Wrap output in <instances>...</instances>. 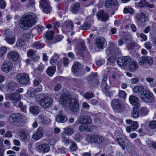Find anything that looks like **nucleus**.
I'll list each match as a JSON object with an SVG mask.
<instances>
[{
  "label": "nucleus",
  "instance_id": "nucleus-1",
  "mask_svg": "<svg viewBox=\"0 0 156 156\" xmlns=\"http://www.w3.org/2000/svg\"><path fill=\"white\" fill-rule=\"evenodd\" d=\"M37 20V17L34 13H28L24 14L20 19V26L22 29L27 30L34 25Z\"/></svg>",
  "mask_w": 156,
  "mask_h": 156
},
{
  "label": "nucleus",
  "instance_id": "nucleus-2",
  "mask_svg": "<svg viewBox=\"0 0 156 156\" xmlns=\"http://www.w3.org/2000/svg\"><path fill=\"white\" fill-rule=\"evenodd\" d=\"M36 99L40 105L44 108L49 107L53 103L52 98L45 94H40L37 96Z\"/></svg>",
  "mask_w": 156,
  "mask_h": 156
},
{
  "label": "nucleus",
  "instance_id": "nucleus-3",
  "mask_svg": "<svg viewBox=\"0 0 156 156\" xmlns=\"http://www.w3.org/2000/svg\"><path fill=\"white\" fill-rule=\"evenodd\" d=\"M23 118V115L19 113L11 114L9 117L10 122L13 125L19 127L24 125Z\"/></svg>",
  "mask_w": 156,
  "mask_h": 156
},
{
  "label": "nucleus",
  "instance_id": "nucleus-4",
  "mask_svg": "<svg viewBox=\"0 0 156 156\" xmlns=\"http://www.w3.org/2000/svg\"><path fill=\"white\" fill-rule=\"evenodd\" d=\"M140 98L143 101L146 103H151L154 100L153 94L148 90H145L140 95Z\"/></svg>",
  "mask_w": 156,
  "mask_h": 156
},
{
  "label": "nucleus",
  "instance_id": "nucleus-5",
  "mask_svg": "<svg viewBox=\"0 0 156 156\" xmlns=\"http://www.w3.org/2000/svg\"><path fill=\"white\" fill-rule=\"evenodd\" d=\"M111 105L113 110L116 112H120L124 108L123 105L117 99L112 100Z\"/></svg>",
  "mask_w": 156,
  "mask_h": 156
},
{
  "label": "nucleus",
  "instance_id": "nucleus-6",
  "mask_svg": "<svg viewBox=\"0 0 156 156\" xmlns=\"http://www.w3.org/2000/svg\"><path fill=\"white\" fill-rule=\"evenodd\" d=\"M106 52L107 54H113L114 55L119 54V51L118 48L114 43L110 42L107 48Z\"/></svg>",
  "mask_w": 156,
  "mask_h": 156
},
{
  "label": "nucleus",
  "instance_id": "nucleus-7",
  "mask_svg": "<svg viewBox=\"0 0 156 156\" xmlns=\"http://www.w3.org/2000/svg\"><path fill=\"white\" fill-rule=\"evenodd\" d=\"M89 139L91 143L98 144H102L105 141L103 137L96 134L91 135L89 137Z\"/></svg>",
  "mask_w": 156,
  "mask_h": 156
},
{
  "label": "nucleus",
  "instance_id": "nucleus-8",
  "mask_svg": "<svg viewBox=\"0 0 156 156\" xmlns=\"http://www.w3.org/2000/svg\"><path fill=\"white\" fill-rule=\"evenodd\" d=\"M40 4L44 12L46 13L50 12L51 9L48 0H40Z\"/></svg>",
  "mask_w": 156,
  "mask_h": 156
},
{
  "label": "nucleus",
  "instance_id": "nucleus-9",
  "mask_svg": "<svg viewBox=\"0 0 156 156\" xmlns=\"http://www.w3.org/2000/svg\"><path fill=\"white\" fill-rule=\"evenodd\" d=\"M131 61V58L128 56H123L118 58L117 62L120 66H125Z\"/></svg>",
  "mask_w": 156,
  "mask_h": 156
},
{
  "label": "nucleus",
  "instance_id": "nucleus-10",
  "mask_svg": "<svg viewBox=\"0 0 156 156\" xmlns=\"http://www.w3.org/2000/svg\"><path fill=\"white\" fill-rule=\"evenodd\" d=\"M17 79L20 83L23 84L27 83L30 80L29 75L26 73H21L18 75Z\"/></svg>",
  "mask_w": 156,
  "mask_h": 156
},
{
  "label": "nucleus",
  "instance_id": "nucleus-11",
  "mask_svg": "<svg viewBox=\"0 0 156 156\" xmlns=\"http://www.w3.org/2000/svg\"><path fill=\"white\" fill-rule=\"evenodd\" d=\"M92 123L91 117L88 115L81 116L77 120L76 123L78 124H90Z\"/></svg>",
  "mask_w": 156,
  "mask_h": 156
},
{
  "label": "nucleus",
  "instance_id": "nucleus-12",
  "mask_svg": "<svg viewBox=\"0 0 156 156\" xmlns=\"http://www.w3.org/2000/svg\"><path fill=\"white\" fill-rule=\"evenodd\" d=\"M95 44L98 48L102 49L106 46L107 42L105 38L100 37L96 39Z\"/></svg>",
  "mask_w": 156,
  "mask_h": 156
},
{
  "label": "nucleus",
  "instance_id": "nucleus-13",
  "mask_svg": "<svg viewBox=\"0 0 156 156\" xmlns=\"http://www.w3.org/2000/svg\"><path fill=\"white\" fill-rule=\"evenodd\" d=\"M73 24L70 20H68L64 22L62 30L65 32H69L73 29Z\"/></svg>",
  "mask_w": 156,
  "mask_h": 156
},
{
  "label": "nucleus",
  "instance_id": "nucleus-14",
  "mask_svg": "<svg viewBox=\"0 0 156 156\" xmlns=\"http://www.w3.org/2000/svg\"><path fill=\"white\" fill-rule=\"evenodd\" d=\"M20 137L21 140L24 142H28L30 140L29 135L27 134L24 130L21 129L19 130Z\"/></svg>",
  "mask_w": 156,
  "mask_h": 156
},
{
  "label": "nucleus",
  "instance_id": "nucleus-15",
  "mask_svg": "<svg viewBox=\"0 0 156 156\" xmlns=\"http://www.w3.org/2000/svg\"><path fill=\"white\" fill-rule=\"evenodd\" d=\"M79 107L78 101L74 98H72L69 103V109L71 111L73 112L77 111Z\"/></svg>",
  "mask_w": 156,
  "mask_h": 156
},
{
  "label": "nucleus",
  "instance_id": "nucleus-16",
  "mask_svg": "<svg viewBox=\"0 0 156 156\" xmlns=\"http://www.w3.org/2000/svg\"><path fill=\"white\" fill-rule=\"evenodd\" d=\"M76 49L77 50V53L81 56L84 57L83 51L85 49V46L83 41L80 42L77 46Z\"/></svg>",
  "mask_w": 156,
  "mask_h": 156
},
{
  "label": "nucleus",
  "instance_id": "nucleus-17",
  "mask_svg": "<svg viewBox=\"0 0 156 156\" xmlns=\"http://www.w3.org/2000/svg\"><path fill=\"white\" fill-rule=\"evenodd\" d=\"M12 63L8 61H5L2 66V70L6 73L8 72L12 68Z\"/></svg>",
  "mask_w": 156,
  "mask_h": 156
},
{
  "label": "nucleus",
  "instance_id": "nucleus-18",
  "mask_svg": "<svg viewBox=\"0 0 156 156\" xmlns=\"http://www.w3.org/2000/svg\"><path fill=\"white\" fill-rule=\"evenodd\" d=\"M97 16L98 19L103 21H107L109 18L108 14L103 10L98 12L97 14Z\"/></svg>",
  "mask_w": 156,
  "mask_h": 156
},
{
  "label": "nucleus",
  "instance_id": "nucleus-19",
  "mask_svg": "<svg viewBox=\"0 0 156 156\" xmlns=\"http://www.w3.org/2000/svg\"><path fill=\"white\" fill-rule=\"evenodd\" d=\"M37 148L40 152L45 153L49 151L50 147L48 144H44L38 145Z\"/></svg>",
  "mask_w": 156,
  "mask_h": 156
},
{
  "label": "nucleus",
  "instance_id": "nucleus-20",
  "mask_svg": "<svg viewBox=\"0 0 156 156\" xmlns=\"http://www.w3.org/2000/svg\"><path fill=\"white\" fill-rule=\"evenodd\" d=\"M43 129L42 128L40 127L38 128L37 132L33 134V138L35 140H37L41 138L43 135Z\"/></svg>",
  "mask_w": 156,
  "mask_h": 156
},
{
  "label": "nucleus",
  "instance_id": "nucleus-21",
  "mask_svg": "<svg viewBox=\"0 0 156 156\" xmlns=\"http://www.w3.org/2000/svg\"><path fill=\"white\" fill-rule=\"evenodd\" d=\"M147 19V18L145 14L143 12L138 14L136 16V20L140 23H144Z\"/></svg>",
  "mask_w": 156,
  "mask_h": 156
},
{
  "label": "nucleus",
  "instance_id": "nucleus-22",
  "mask_svg": "<svg viewBox=\"0 0 156 156\" xmlns=\"http://www.w3.org/2000/svg\"><path fill=\"white\" fill-rule=\"evenodd\" d=\"M139 66L137 63L135 61H132L128 66L129 70L131 72H134L137 70Z\"/></svg>",
  "mask_w": 156,
  "mask_h": 156
},
{
  "label": "nucleus",
  "instance_id": "nucleus-23",
  "mask_svg": "<svg viewBox=\"0 0 156 156\" xmlns=\"http://www.w3.org/2000/svg\"><path fill=\"white\" fill-rule=\"evenodd\" d=\"M7 57L13 61H16L18 58V54L16 51H11L8 53Z\"/></svg>",
  "mask_w": 156,
  "mask_h": 156
},
{
  "label": "nucleus",
  "instance_id": "nucleus-24",
  "mask_svg": "<svg viewBox=\"0 0 156 156\" xmlns=\"http://www.w3.org/2000/svg\"><path fill=\"white\" fill-rule=\"evenodd\" d=\"M9 98L11 100L16 101V102L20 101L21 98L20 95L17 93L11 94L9 95Z\"/></svg>",
  "mask_w": 156,
  "mask_h": 156
},
{
  "label": "nucleus",
  "instance_id": "nucleus-25",
  "mask_svg": "<svg viewBox=\"0 0 156 156\" xmlns=\"http://www.w3.org/2000/svg\"><path fill=\"white\" fill-rule=\"evenodd\" d=\"M120 34L121 36V38L124 40L126 43L128 42L131 40V36L129 33L121 32L120 33Z\"/></svg>",
  "mask_w": 156,
  "mask_h": 156
},
{
  "label": "nucleus",
  "instance_id": "nucleus-26",
  "mask_svg": "<svg viewBox=\"0 0 156 156\" xmlns=\"http://www.w3.org/2000/svg\"><path fill=\"white\" fill-rule=\"evenodd\" d=\"M56 120L58 122H66L67 120L66 116L61 112H59L56 117Z\"/></svg>",
  "mask_w": 156,
  "mask_h": 156
},
{
  "label": "nucleus",
  "instance_id": "nucleus-27",
  "mask_svg": "<svg viewBox=\"0 0 156 156\" xmlns=\"http://www.w3.org/2000/svg\"><path fill=\"white\" fill-rule=\"evenodd\" d=\"M117 4V0H106L105 5L106 8H109L114 7Z\"/></svg>",
  "mask_w": 156,
  "mask_h": 156
},
{
  "label": "nucleus",
  "instance_id": "nucleus-28",
  "mask_svg": "<svg viewBox=\"0 0 156 156\" xmlns=\"http://www.w3.org/2000/svg\"><path fill=\"white\" fill-rule=\"evenodd\" d=\"M42 90V87L41 86H39L35 89L32 88H30L29 89L27 93L28 94L31 95H34L36 93L41 91Z\"/></svg>",
  "mask_w": 156,
  "mask_h": 156
},
{
  "label": "nucleus",
  "instance_id": "nucleus-29",
  "mask_svg": "<svg viewBox=\"0 0 156 156\" xmlns=\"http://www.w3.org/2000/svg\"><path fill=\"white\" fill-rule=\"evenodd\" d=\"M81 67V64L78 62H74L72 68V71L73 73H77Z\"/></svg>",
  "mask_w": 156,
  "mask_h": 156
},
{
  "label": "nucleus",
  "instance_id": "nucleus-30",
  "mask_svg": "<svg viewBox=\"0 0 156 156\" xmlns=\"http://www.w3.org/2000/svg\"><path fill=\"white\" fill-rule=\"evenodd\" d=\"M56 69L55 66H51L48 67L46 70L47 74L49 76H52L55 73Z\"/></svg>",
  "mask_w": 156,
  "mask_h": 156
},
{
  "label": "nucleus",
  "instance_id": "nucleus-31",
  "mask_svg": "<svg viewBox=\"0 0 156 156\" xmlns=\"http://www.w3.org/2000/svg\"><path fill=\"white\" fill-rule=\"evenodd\" d=\"M102 90L106 94V96H109L110 94L109 89L110 87L106 83H104L102 84Z\"/></svg>",
  "mask_w": 156,
  "mask_h": 156
},
{
  "label": "nucleus",
  "instance_id": "nucleus-32",
  "mask_svg": "<svg viewBox=\"0 0 156 156\" xmlns=\"http://www.w3.org/2000/svg\"><path fill=\"white\" fill-rule=\"evenodd\" d=\"M61 98L62 99V102L64 105L69 104L71 99L69 96L66 94L62 95Z\"/></svg>",
  "mask_w": 156,
  "mask_h": 156
},
{
  "label": "nucleus",
  "instance_id": "nucleus-33",
  "mask_svg": "<svg viewBox=\"0 0 156 156\" xmlns=\"http://www.w3.org/2000/svg\"><path fill=\"white\" fill-rule=\"evenodd\" d=\"M129 100L130 103L133 105H136L138 104V99L135 96L131 95L129 97Z\"/></svg>",
  "mask_w": 156,
  "mask_h": 156
},
{
  "label": "nucleus",
  "instance_id": "nucleus-34",
  "mask_svg": "<svg viewBox=\"0 0 156 156\" xmlns=\"http://www.w3.org/2000/svg\"><path fill=\"white\" fill-rule=\"evenodd\" d=\"M122 136L120 131L119 130H117L114 133V138L117 141L121 140V137Z\"/></svg>",
  "mask_w": 156,
  "mask_h": 156
},
{
  "label": "nucleus",
  "instance_id": "nucleus-35",
  "mask_svg": "<svg viewBox=\"0 0 156 156\" xmlns=\"http://www.w3.org/2000/svg\"><path fill=\"white\" fill-rule=\"evenodd\" d=\"M133 90L135 92L139 94H142L144 90V87L141 85L136 86L134 87Z\"/></svg>",
  "mask_w": 156,
  "mask_h": 156
},
{
  "label": "nucleus",
  "instance_id": "nucleus-36",
  "mask_svg": "<svg viewBox=\"0 0 156 156\" xmlns=\"http://www.w3.org/2000/svg\"><path fill=\"white\" fill-rule=\"evenodd\" d=\"M118 143L119 145L121 146L123 149H125L124 146L125 147H127L129 146L130 144V143L128 140L126 139H125L122 140V142L119 141V142H118Z\"/></svg>",
  "mask_w": 156,
  "mask_h": 156
},
{
  "label": "nucleus",
  "instance_id": "nucleus-37",
  "mask_svg": "<svg viewBox=\"0 0 156 156\" xmlns=\"http://www.w3.org/2000/svg\"><path fill=\"white\" fill-rule=\"evenodd\" d=\"M80 7V4L78 3H76L71 6L70 10L73 13H76L79 9Z\"/></svg>",
  "mask_w": 156,
  "mask_h": 156
},
{
  "label": "nucleus",
  "instance_id": "nucleus-38",
  "mask_svg": "<svg viewBox=\"0 0 156 156\" xmlns=\"http://www.w3.org/2000/svg\"><path fill=\"white\" fill-rule=\"evenodd\" d=\"M54 34V30H48L46 33L45 35L46 38L48 40H51L53 38Z\"/></svg>",
  "mask_w": 156,
  "mask_h": 156
},
{
  "label": "nucleus",
  "instance_id": "nucleus-39",
  "mask_svg": "<svg viewBox=\"0 0 156 156\" xmlns=\"http://www.w3.org/2000/svg\"><path fill=\"white\" fill-rule=\"evenodd\" d=\"M139 110L140 115L142 116L146 115L148 112V109L146 107L141 108Z\"/></svg>",
  "mask_w": 156,
  "mask_h": 156
},
{
  "label": "nucleus",
  "instance_id": "nucleus-40",
  "mask_svg": "<svg viewBox=\"0 0 156 156\" xmlns=\"http://www.w3.org/2000/svg\"><path fill=\"white\" fill-rule=\"evenodd\" d=\"M30 112L34 115H37L39 112V109L36 106H31L30 108Z\"/></svg>",
  "mask_w": 156,
  "mask_h": 156
},
{
  "label": "nucleus",
  "instance_id": "nucleus-41",
  "mask_svg": "<svg viewBox=\"0 0 156 156\" xmlns=\"http://www.w3.org/2000/svg\"><path fill=\"white\" fill-rule=\"evenodd\" d=\"M58 56L57 54H55L54 56L51 57L50 61V63L51 65H55L58 62Z\"/></svg>",
  "mask_w": 156,
  "mask_h": 156
},
{
  "label": "nucleus",
  "instance_id": "nucleus-42",
  "mask_svg": "<svg viewBox=\"0 0 156 156\" xmlns=\"http://www.w3.org/2000/svg\"><path fill=\"white\" fill-rule=\"evenodd\" d=\"M139 109L138 108H133L131 112L133 117L135 118L138 117L140 115Z\"/></svg>",
  "mask_w": 156,
  "mask_h": 156
},
{
  "label": "nucleus",
  "instance_id": "nucleus-43",
  "mask_svg": "<svg viewBox=\"0 0 156 156\" xmlns=\"http://www.w3.org/2000/svg\"><path fill=\"white\" fill-rule=\"evenodd\" d=\"M148 59L147 56H144L142 57H140L138 59V62L140 65L141 66L144 65L145 64L146 60Z\"/></svg>",
  "mask_w": 156,
  "mask_h": 156
},
{
  "label": "nucleus",
  "instance_id": "nucleus-44",
  "mask_svg": "<svg viewBox=\"0 0 156 156\" xmlns=\"http://www.w3.org/2000/svg\"><path fill=\"white\" fill-rule=\"evenodd\" d=\"M5 40L6 42L9 44H12L15 42V38L13 36L5 38Z\"/></svg>",
  "mask_w": 156,
  "mask_h": 156
},
{
  "label": "nucleus",
  "instance_id": "nucleus-45",
  "mask_svg": "<svg viewBox=\"0 0 156 156\" xmlns=\"http://www.w3.org/2000/svg\"><path fill=\"white\" fill-rule=\"evenodd\" d=\"M91 25L89 23L87 22L84 23L82 26H80L79 27L80 30H88L90 27Z\"/></svg>",
  "mask_w": 156,
  "mask_h": 156
},
{
  "label": "nucleus",
  "instance_id": "nucleus-46",
  "mask_svg": "<svg viewBox=\"0 0 156 156\" xmlns=\"http://www.w3.org/2000/svg\"><path fill=\"white\" fill-rule=\"evenodd\" d=\"M94 96V95L93 93H89L88 92L85 93L83 95V96L84 98L87 99H89L93 98Z\"/></svg>",
  "mask_w": 156,
  "mask_h": 156
},
{
  "label": "nucleus",
  "instance_id": "nucleus-47",
  "mask_svg": "<svg viewBox=\"0 0 156 156\" xmlns=\"http://www.w3.org/2000/svg\"><path fill=\"white\" fill-rule=\"evenodd\" d=\"M17 87V84L14 82H10L8 85L9 89L14 90Z\"/></svg>",
  "mask_w": 156,
  "mask_h": 156
},
{
  "label": "nucleus",
  "instance_id": "nucleus-48",
  "mask_svg": "<svg viewBox=\"0 0 156 156\" xmlns=\"http://www.w3.org/2000/svg\"><path fill=\"white\" fill-rule=\"evenodd\" d=\"M72 144L69 147L70 151H75L77 149V147L76 144L73 141H71Z\"/></svg>",
  "mask_w": 156,
  "mask_h": 156
},
{
  "label": "nucleus",
  "instance_id": "nucleus-49",
  "mask_svg": "<svg viewBox=\"0 0 156 156\" xmlns=\"http://www.w3.org/2000/svg\"><path fill=\"white\" fill-rule=\"evenodd\" d=\"M65 133L68 135H71L73 133V130L72 128H67L65 129Z\"/></svg>",
  "mask_w": 156,
  "mask_h": 156
},
{
  "label": "nucleus",
  "instance_id": "nucleus-50",
  "mask_svg": "<svg viewBox=\"0 0 156 156\" xmlns=\"http://www.w3.org/2000/svg\"><path fill=\"white\" fill-rule=\"evenodd\" d=\"M37 119L39 121V122H40L41 124H46L47 123L46 121L42 115H39Z\"/></svg>",
  "mask_w": 156,
  "mask_h": 156
},
{
  "label": "nucleus",
  "instance_id": "nucleus-51",
  "mask_svg": "<svg viewBox=\"0 0 156 156\" xmlns=\"http://www.w3.org/2000/svg\"><path fill=\"white\" fill-rule=\"evenodd\" d=\"M31 36V34L28 33H25L23 34L21 36V38L24 40H26L30 38Z\"/></svg>",
  "mask_w": 156,
  "mask_h": 156
},
{
  "label": "nucleus",
  "instance_id": "nucleus-52",
  "mask_svg": "<svg viewBox=\"0 0 156 156\" xmlns=\"http://www.w3.org/2000/svg\"><path fill=\"white\" fill-rule=\"evenodd\" d=\"M74 138L76 141L78 142L82 139V137L79 133H76L74 135Z\"/></svg>",
  "mask_w": 156,
  "mask_h": 156
},
{
  "label": "nucleus",
  "instance_id": "nucleus-53",
  "mask_svg": "<svg viewBox=\"0 0 156 156\" xmlns=\"http://www.w3.org/2000/svg\"><path fill=\"white\" fill-rule=\"evenodd\" d=\"M138 126V123L137 121H133L132 123L131 127L133 130H136Z\"/></svg>",
  "mask_w": 156,
  "mask_h": 156
},
{
  "label": "nucleus",
  "instance_id": "nucleus-54",
  "mask_svg": "<svg viewBox=\"0 0 156 156\" xmlns=\"http://www.w3.org/2000/svg\"><path fill=\"white\" fill-rule=\"evenodd\" d=\"M7 50V48L4 46L0 48V57L3 56Z\"/></svg>",
  "mask_w": 156,
  "mask_h": 156
},
{
  "label": "nucleus",
  "instance_id": "nucleus-55",
  "mask_svg": "<svg viewBox=\"0 0 156 156\" xmlns=\"http://www.w3.org/2000/svg\"><path fill=\"white\" fill-rule=\"evenodd\" d=\"M41 43L40 42H34L33 44V48L37 49L42 48Z\"/></svg>",
  "mask_w": 156,
  "mask_h": 156
},
{
  "label": "nucleus",
  "instance_id": "nucleus-56",
  "mask_svg": "<svg viewBox=\"0 0 156 156\" xmlns=\"http://www.w3.org/2000/svg\"><path fill=\"white\" fill-rule=\"evenodd\" d=\"M124 13H128L130 14H133L134 12V11L133 9L131 8H125L123 10Z\"/></svg>",
  "mask_w": 156,
  "mask_h": 156
},
{
  "label": "nucleus",
  "instance_id": "nucleus-57",
  "mask_svg": "<svg viewBox=\"0 0 156 156\" xmlns=\"http://www.w3.org/2000/svg\"><path fill=\"white\" fill-rule=\"evenodd\" d=\"M5 38L12 36V31L11 30L8 29L6 30L5 33Z\"/></svg>",
  "mask_w": 156,
  "mask_h": 156
},
{
  "label": "nucleus",
  "instance_id": "nucleus-58",
  "mask_svg": "<svg viewBox=\"0 0 156 156\" xmlns=\"http://www.w3.org/2000/svg\"><path fill=\"white\" fill-rule=\"evenodd\" d=\"M149 127L152 129L156 128V121H152L150 122L149 125Z\"/></svg>",
  "mask_w": 156,
  "mask_h": 156
},
{
  "label": "nucleus",
  "instance_id": "nucleus-59",
  "mask_svg": "<svg viewBox=\"0 0 156 156\" xmlns=\"http://www.w3.org/2000/svg\"><path fill=\"white\" fill-rule=\"evenodd\" d=\"M147 58L148 59L146 60L145 64H148L149 66H151L152 65L153 63V59L150 57L147 56Z\"/></svg>",
  "mask_w": 156,
  "mask_h": 156
},
{
  "label": "nucleus",
  "instance_id": "nucleus-60",
  "mask_svg": "<svg viewBox=\"0 0 156 156\" xmlns=\"http://www.w3.org/2000/svg\"><path fill=\"white\" fill-rule=\"evenodd\" d=\"M36 51L33 49H30L28 50L27 52V55L29 57L34 56V55Z\"/></svg>",
  "mask_w": 156,
  "mask_h": 156
},
{
  "label": "nucleus",
  "instance_id": "nucleus-61",
  "mask_svg": "<svg viewBox=\"0 0 156 156\" xmlns=\"http://www.w3.org/2000/svg\"><path fill=\"white\" fill-rule=\"evenodd\" d=\"M18 106L21 109V110L23 112H25L26 111V107L25 105H23V102H20L18 104Z\"/></svg>",
  "mask_w": 156,
  "mask_h": 156
},
{
  "label": "nucleus",
  "instance_id": "nucleus-62",
  "mask_svg": "<svg viewBox=\"0 0 156 156\" xmlns=\"http://www.w3.org/2000/svg\"><path fill=\"white\" fill-rule=\"evenodd\" d=\"M71 140H69L67 138L63 137L62 138V142L66 145H68L70 143H71V141H72Z\"/></svg>",
  "mask_w": 156,
  "mask_h": 156
},
{
  "label": "nucleus",
  "instance_id": "nucleus-63",
  "mask_svg": "<svg viewBox=\"0 0 156 156\" xmlns=\"http://www.w3.org/2000/svg\"><path fill=\"white\" fill-rule=\"evenodd\" d=\"M147 2L144 0H141L138 3V5L140 7H143L145 6Z\"/></svg>",
  "mask_w": 156,
  "mask_h": 156
},
{
  "label": "nucleus",
  "instance_id": "nucleus-64",
  "mask_svg": "<svg viewBox=\"0 0 156 156\" xmlns=\"http://www.w3.org/2000/svg\"><path fill=\"white\" fill-rule=\"evenodd\" d=\"M145 47L148 50H151L152 48V45L149 42H147L144 44Z\"/></svg>",
  "mask_w": 156,
  "mask_h": 156
}]
</instances>
